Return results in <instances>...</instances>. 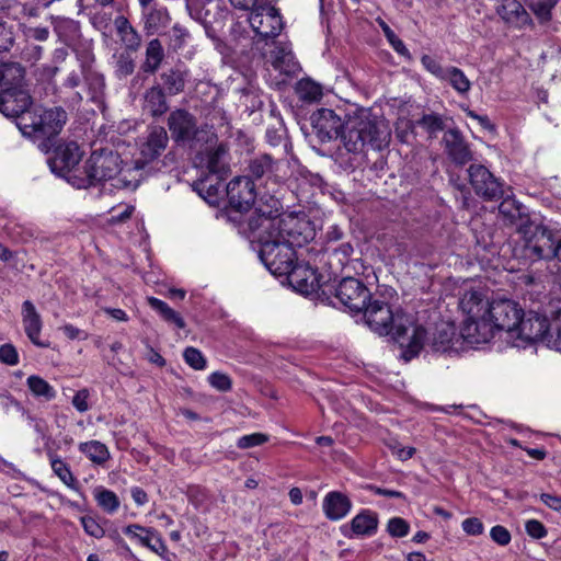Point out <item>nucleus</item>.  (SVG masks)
<instances>
[{
    "label": "nucleus",
    "instance_id": "nucleus-42",
    "mask_svg": "<svg viewBox=\"0 0 561 561\" xmlns=\"http://www.w3.org/2000/svg\"><path fill=\"white\" fill-rule=\"evenodd\" d=\"M161 79L170 95H176L184 90L185 73L179 69H171L163 72Z\"/></svg>",
    "mask_w": 561,
    "mask_h": 561
},
{
    "label": "nucleus",
    "instance_id": "nucleus-37",
    "mask_svg": "<svg viewBox=\"0 0 561 561\" xmlns=\"http://www.w3.org/2000/svg\"><path fill=\"white\" fill-rule=\"evenodd\" d=\"M93 496L99 507L110 515L116 513L121 506V501L116 493L103 486L95 488Z\"/></svg>",
    "mask_w": 561,
    "mask_h": 561
},
{
    "label": "nucleus",
    "instance_id": "nucleus-41",
    "mask_svg": "<svg viewBox=\"0 0 561 561\" xmlns=\"http://www.w3.org/2000/svg\"><path fill=\"white\" fill-rule=\"evenodd\" d=\"M148 304L152 309L158 311L165 321L173 322L179 329L185 327L183 318L163 300L156 297H148Z\"/></svg>",
    "mask_w": 561,
    "mask_h": 561
},
{
    "label": "nucleus",
    "instance_id": "nucleus-39",
    "mask_svg": "<svg viewBox=\"0 0 561 561\" xmlns=\"http://www.w3.org/2000/svg\"><path fill=\"white\" fill-rule=\"evenodd\" d=\"M26 386L34 397L45 401H51L57 394L55 388L37 375L27 377Z\"/></svg>",
    "mask_w": 561,
    "mask_h": 561
},
{
    "label": "nucleus",
    "instance_id": "nucleus-21",
    "mask_svg": "<svg viewBox=\"0 0 561 561\" xmlns=\"http://www.w3.org/2000/svg\"><path fill=\"white\" fill-rule=\"evenodd\" d=\"M496 12L512 27L524 28L533 25V20L523 4L517 0H499Z\"/></svg>",
    "mask_w": 561,
    "mask_h": 561
},
{
    "label": "nucleus",
    "instance_id": "nucleus-28",
    "mask_svg": "<svg viewBox=\"0 0 561 561\" xmlns=\"http://www.w3.org/2000/svg\"><path fill=\"white\" fill-rule=\"evenodd\" d=\"M322 508L330 520H340L350 513L352 502L345 494L332 491L324 496Z\"/></svg>",
    "mask_w": 561,
    "mask_h": 561
},
{
    "label": "nucleus",
    "instance_id": "nucleus-4",
    "mask_svg": "<svg viewBox=\"0 0 561 561\" xmlns=\"http://www.w3.org/2000/svg\"><path fill=\"white\" fill-rule=\"evenodd\" d=\"M368 327L380 335L392 334L402 348V357L411 360L425 346L426 331L407 314L393 312L388 304L374 300L363 309Z\"/></svg>",
    "mask_w": 561,
    "mask_h": 561
},
{
    "label": "nucleus",
    "instance_id": "nucleus-52",
    "mask_svg": "<svg viewBox=\"0 0 561 561\" xmlns=\"http://www.w3.org/2000/svg\"><path fill=\"white\" fill-rule=\"evenodd\" d=\"M208 381L211 387L219 391H228L231 389V379L226 374L215 371L209 375Z\"/></svg>",
    "mask_w": 561,
    "mask_h": 561
},
{
    "label": "nucleus",
    "instance_id": "nucleus-48",
    "mask_svg": "<svg viewBox=\"0 0 561 561\" xmlns=\"http://www.w3.org/2000/svg\"><path fill=\"white\" fill-rule=\"evenodd\" d=\"M387 529L392 537H405L409 534L410 526L408 522L401 517H392L388 522Z\"/></svg>",
    "mask_w": 561,
    "mask_h": 561
},
{
    "label": "nucleus",
    "instance_id": "nucleus-24",
    "mask_svg": "<svg viewBox=\"0 0 561 561\" xmlns=\"http://www.w3.org/2000/svg\"><path fill=\"white\" fill-rule=\"evenodd\" d=\"M169 138L165 129L160 126L150 128L145 142L140 146V153L145 162L160 157L165 150Z\"/></svg>",
    "mask_w": 561,
    "mask_h": 561
},
{
    "label": "nucleus",
    "instance_id": "nucleus-30",
    "mask_svg": "<svg viewBox=\"0 0 561 561\" xmlns=\"http://www.w3.org/2000/svg\"><path fill=\"white\" fill-rule=\"evenodd\" d=\"M24 68L18 62L0 65V92L23 88Z\"/></svg>",
    "mask_w": 561,
    "mask_h": 561
},
{
    "label": "nucleus",
    "instance_id": "nucleus-61",
    "mask_svg": "<svg viewBox=\"0 0 561 561\" xmlns=\"http://www.w3.org/2000/svg\"><path fill=\"white\" fill-rule=\"evenodd\" d=\"M421 124L431 133H435L443 129V121L437 115H425L421 119Z\"/></svg>",
    "mask_w": 561,
    "mask_h": 561
},
{
    "label": "nucleus",
    "instance_id": "nucleus-43",
    "mask_svg": "<svg viewBox=\"0 0 561 561\" xmlns=\"http://www.w3.org/2000/svg\"><path fill=\"white\" fill-rule=\"evenodd\" d=\"M50 466L54 473L70 489H77V480L73 477L70 467L59 457H50Z\"/></svg>",
    "mask_w": 561,
    "mask_h": 561
},
{
    "label": "nucleus",
    "instance_id": "nucleus-23",
    "mask_svg": "<svg viewBox=\"0 0 561 561\" xmlns=\"http://www.w3.org/2000/svg\"><path fill=\"white\" fill-rule=\"evenodd\" d=\"M378 516L375 512L369 510L360 511L351 520V526H343L342 533L345 537H370L377 531Z\"/></svg>",
    "mask_w": 561,
    "mask_h": 561
},
{
    "label": "nucleus",
    "instance_id": "nucleus-58",
    "mask_svg": "<svg viewBox=\"0 0 561 561\" xmlns=\"http://www.w3.org/2000/svg\"><path fill=\"white\" fill-rule=\"evenodd\" d=\"M525 529L526 533L535 539H541L547 535V530L543 524L537 519L527 520L525 524Z\"/></svg>",
    "mask_w": 561,
    "mask_h": 561
},
{
    "label": "nucleus",
    "instance_id": "nucleus-64",
    "mask_svg": "<svg viewBox=\"0 0 561 561\" xmlns=\"http://www.w3.org/2000/svg\"><path fill=\"white\" fill-rule=\"evenodd\" d=\"M64 334L69 339V340H87L88 339V333L80 330L79 328L68 323V324H65L62 328H61Z\"/></svg>",
    "mask_w": 561,
    "mask_h": 561
},
{
    "label": "nucleus",
    "instance_id": "nucleus-18",
    "mask_svg": "<svg viewBox=\"0 0 561 561\" xmlns=\"http://www.w3.org/2000/svg\"><path fill=\"white\" fill-rule=\"evenodd\" d=\"M93 62L94 57L92 55L87 56L84 59L80 60V68L89 99L100 104L103 101L106 84L104 76L95 70Z\"/></svg>",
    "mask_w": 561,
    "mask_h": 561
},
{
    "label": "nucleus",
    "instance_id": "nucleus-14",
    "mask_svg": "<svg viewBox=\"0 0 561 561\" xmlns=\"http://www.w3.org/2000/svg\"><path fill=\"white\" fill-rule=\"evenodd\" d=\"M228 202L237 211H248L255 201V185L248 176H237L227 186Z\"/></svg>",
    "mask_w": 561,
    "mask_h": 561
},
{
    "label": "nucleus",
    "instance_id": "nucleus-31",
    "mask_svg": "<svg viewBox=\"0 0 561 561\" xmlns=\"http://www.w3.org/2000/svg\"><path fill=\"white\" fill-rule=\"evenodd\" d=\"M499 211L510 225L523 227L529 221L526 208L514 198H505L500 204Z\"/></svg>",
    "mask_w": 561,
    "mask_h": 561
},
{
    "label": "nucleus",
    "instance_id": "nucleus-26",
    "mask_svg": "<svg viewBox=\"0 0 561 561\" xmlns=\"http://www.w3.org/2000/svg\"><path fill=\"white\" fill-rule=\"evenodd\" d=\"M141 8V21L144 30L151 35L168 26L170 15L165 7L147 4Z\"/></svg>",
    "mask_w": 561,
    "mask_h": 561
},
{
    "label": "nucleus",
    "instance_id": "nucleus-16",
    "mask_svg": "<svg viewBox=\"0 0 561 561\" xmlns=\"http://www.w3.org/2000/svg\"><path fill=\"white\" fill-rule=\"evenodd\" d=\"M266 51V57L262 58L280 73L293 76L299 70V64L295 59L290 44L276 42L274 39V44H270Z\"/></svg>",
    "mask_w": 561,
    "mask_h": 561
},
{
    "label": "nucleus",
    "instance_id": "nucleus-12",
    "mask_svg": "<svg viewBox=\"0 0 561 561\" xmlns=\"http://www.w3.org/2000/svg\"><path fill=\"white\" fill-rule=\"evenodd\" d=\"M81 158L80 147L77 142L70 141L56 148L54 157L48 160V164L54 173L66 178L69 182L72 173L82 175L83 170L76 169Z\"/></svg>",
    "mask_w": 561,
    "mask_h": 561
},
{
    "label": "nucleus",
    "instance_id": "nucleus-46",
    "mask_svg": "<svg viewBox=\"0 0 561 561\" xmlns=\"http://www.w3.org/2000/svg\"><path fill=\"white\" fill-rule=\"evenodd\" d=\"M183 357L185 363L196 370H203L206 368V359L202 352L195 347H186Z\"/></svg>",
    "mask_w": 561,
    "mask_h": 561
},
{
    "label": "nucleus",
    "instance_id": "nucleus-55",
    "mask_svg": "<svg viewBox=\"0 0 561 561\" xmlns=\"http://www.w3.org/2000/svg\"><path fill=\"white\" fill-rule=\"evenodd\" d=\"M89 398L90 391L87 388H83L76 392L71 403L78 412L84 413L90 409Z\"/></svg>",
    "mask_w": 561,
    "mask_h": 561
},
{
    "label": "nucleus",
    "instance_id": "nucleus-19",
    "mask_svg": "<svg viewBox=\"0 0 561 561\" xmlns=\"http://www.w3.org/2000/svg\"><path fill=\"white\" fill-rule=\"evenodd\" d=\"M445 151L457 165H465L473 159L472 151L458 129H448L443 136Z\"/></svg>",
    "mask_w": 561,
    "mask_h": 561
},
{
    "label": "nucleus",
    "instance_id": "nucleus-44",
    "mask_svg": "<svg viewBox=\"0 0 561 561\" xmlns=\"http://www.w3.org/2000/svg\"><path fill=\"white\" fill-rule=\"evenodd\" d=\"M526 2L540 22H548L551 20V12L558 0H526Z\"/></svg>",
    "mask_w": 561,
    "mask_h": 561
},
{
    "label": "nucleus",
    "instance_id": "nucleus-11",
    "mask_svg": "<svg viewBox=\"0 0 561 561\" xmlns=\"http://www.w3.org/2000/svg\"><path fill=\"white\" fill-rule=\"evenodd\" d=\"M335 297L352 312H360L370 298L368 288L355 277L343 278L335 288Z\"/></svg>",
    "mask_w": 561,
    "mask_h": 561
},
{
    "label": "nucleus",
    "instance_id": "nucleus-15",
    "mask_svg": "<svg viewBox=\"0 0 561 561\" xmlns=\"http://www.w3.org/2000/svg\"><path fill=\"white\" fill-rule=\"evenodd\" d=\"M467 341L462 337L461 332L457 334L453 324L446 323L437 327L427 342V347L434 353H458L462 348V344Z\"/></svg>",
    "mask_w": 561,
    "mask_h": 561
},
{
    "label": "nucleus",
    "instance_id": "nucleus-38",
    "mask_svg": "<svg viewBox=\"0 0 561 561\" xmlns=\"http://www.w3.org/2000/svg\"><path fill=\"white\" fill-rule=\"evenodd\" d=\"M440 80H446L453 89L460 95L467 94L471 89V82L465 72L454 66L447 67L444 77Z\"/></svg>",
    "mask_w": 561,
    "mask_h": 561
},
{
    "label": "nucleus",
    "instance_id": "nucleus-35",
    "mask_svg": "<svg viewBox=\"0 0 561 561\" xmlns=\"http://www.w3.org/2000/svg\"><path fill=\"white\" fill-rule=\"evenodd\" d=\"M79 450L84 454L91 462L102 466L111 457L107 446L99 440H90L79 444Z\"/></svg>",
    "mask_w": 561,
    "mask_h": 561
},
{
    "label": "nucleus",
    "instance_id": "nucleus-47",
    "mask_svg": "<svg viewBox=\"0 0 561 561\" xmlns=\"http://www.w3.org/2000/svg\"><path fill=\"white\" fill-rule=\"evenodd\" d=\"M89 15H90L91 24L93 25L94 28H96L99 31L106 30L112 20L111 13H107L104 10L94 8V7L91 8Z\"/></svg>",
    "mask_w": 561,
    "mask_h": 561
},
{
    "label": "nucleus",
    "instance_id": "nucleus-17",
    "mask_svg": "<svg viewBox=\"0 0 561 561\" xmlns=\"http://www.w3.org/2000/svg\"><path fill=\"white\" fill-rule=\"evenodd\" d=\"M31 96L24 88L0 92V112L7 117H16L30 114Z\"/></svg>",
    "mask_w": 561,
    "mask_h": 561
},
{
    "label": "nucleus",
    "instance_id": "nucleus-27",
    "mask_svg": "<svg viewBox=\"0 0 561 561\" xmlns=\"http://www.w3.org/2000/svg\"><path fill=\"white\" fill-rule=\"evenodd\" d=\"M557 242L550 230L543 227H536L534 240L528 244L530 253L538 259H553L556 257Z\"/></svg>",
    "mask_w": 561,
    "mask_h": 561
},
{
    "label": "nucleus",
    "instance_id": "nucleus-7",
    "mask_svg": "<svg viewBox=\"0 0 561 561\" xmlns=\"http://www.w3.org/2000/svg\"><path fill=\"white\" fill-rule=\"evenodd\" d=\"M67 122V113L61 107L35 108L22 115L16 123L24 136L50 139L58 135Z\"/></svg>",
    "mask_w": 561,
    "mask_h": 561
},
{
    "label": "nucleus",
    "instance_id": "nucleus-29",
    "mask_svg": "<svg viewBox=\"0 0 561 561\" xmlns=\"http://www.w3.org/2000/svg\"><path fill=\"white\" fill-rule=\"evenodd\" d=\"M142 110L153 117H160L168 112L169 104L160 84L146 90L142 98Z\"/></svg>",
    "mask_w": 561,
    "mask_h": 561
},
{
    "label": "nucleus",
    "instance_id": "nucleus-60",
    "mask_svg": "<svg viewBox=\"0 0 561 561\" xmlns=\"http://www.w3.org/2000/svg\"><path fill=\"white\" fill-rule=\"evenodd\" d=\"M299 89L302 92V98L308 100H316L321 95L320 85L311 81H302L299 84Z\"/></svg>",
    "mask_w": 561,
    "mask_h": 561
},
{
    "label": "nucleus",
    "instance_id": "nucleus-2",
    "mask_svg": "<svg viewBox=\"0 0 561 561\" xmlns=\"http://www.w3.org/2000/svg\"><path fill=\"white\" fill-rule=\"evenodd\" d=\"M459 306L466 314L461 335L469 345L488 343L500 331L506 332L508 341L524 316L516 301L507 298L490 300L482 290L465 291Z\"/></svg>",
    "mask_w": 561,
    "mask_h": 561
},
{
    "label": "nucleus",
    "instance_id": "nucleus-62",
    "mask_svg": "<svg viewBox=\"0 0 561 561\" xmlns=\"http://www.w3.org/2000/svg\"><path fill=\"white\" fill-rule=\"evenodd\" d=\"M25 36L37 42H45L49 37V30L44 26L28 27L25 31Z\"/></svg>",
    "mask_w": 561,
    "mask_h": 561
},
{
    "label": "nucleus",
    "instance_id": "nucleus-25",
    "mask_svg": "<svg viewBox=\"0 0 561 561\" xmlns=\"http://www.w3.org/2000/svg\"><path fill=\"white\" fill-rule=\"evenodd\" d=\"M22 322L31 342L36 346L46 347L47 344L39 339L43 327L41 316L30 300H25L22 305Z\"/></svg>",
    "mask_w": 561,
    "mask_h": 561
},
{
    "label": "nucleus",
    "instance_id": "nucleus-54",
    "mask_svg": "<svg viewBox=\"0 0 561 561\" xmlns=\"http://www.w3.org/2000/svg\"><path fill=\"white\" fill-rule=\"evenodd\" d=\"M462 530L469 536H479L483 534V523L477 517H469L461 523Z\"/></svg>",
    "mask_w": 561,
    "mask_h": 561
},
{
    "label": "nucleus",
    "instance_id": "nucleus-32",
    "mask_svg": "<svg viewBox=\"0 0 561 561\" xmlns=\"http://www.w3.org/2000/svg\"><path fill=\"white\" fill-rule=\"evenodd\" d=\"M82 79V73L73 70L68 73L60 87L64 101L72 107L79 106L83 101V95L77 90L81 85Z\"/></svg>",
    "mask_w": 561,
    "mask_h": 561
},
{
    "label": "nucleus",
    "instance_id": "nucleus-34",
    "mask_svg": "<svg viewBox=\"0 0 561 561\" xmlns=\"http://www.w3.org/2000/svg\"><path fill=\"white\" fill-rule=\"evenodd\" d=\"M164 59V49L158 38L151 39L146 47V58L141 69L148 73H154Z\"/></svg>",
    "mask_w": 561,
    "mask_h": 561
},
{
    "label": "nucleus",
    "instance_id": "nucleus-3",
    "mask_svg": "<svg viewBox=\"0 0 561 561\" xmlns=\"http://www.w3.org/2000/svg\"><path fill=\"white\" fill-rule=\"evenodd\" d=\"M311 122L322 140L341 137L345 149L354 154L363 153L368 147L381 150L390 141L388 123L370 111L362 110L342 124L333 110L320 108Z\"/></svg>",
    "mask_w": 561,
    "mask_h": 561
},
{
    "label": "nucleus",
    "instance_id": "nucleus-63",
    "mask_svg": "<svg viewBox=\"0 0 561 561\" xmlns=\"http://www.w3.org/2000/svg\"><path fill=\"white\" fill-rule=\"evenodd\" d=\"M135 64L128 57H121L117 61L116 72L119 77H127L134 72Z\"/></svg>",
    "mask_w": 561,
    "mask_h": 561
},
{
    "label": "nucleus",
    "instance_id": "nucleus-50",
    "mask_svg": "<svg viewBox=\"0 0 561 561\" xmlns=\"http://www.w3.org/2000/svg\"><path fill=\"white\" fill-rule=\"evenodd\" d=\"M0 362L9 366L19 364V353L13 344L5 343L0 346Z\"/></svg>",
    "mask_w": 561,
    "mask_h": 561
},
{
    "label": "nucleus",
    "instance_id": "nucleus-9",
    "mask_svg": "<svg viewBox=\"0 0 561 561\" xmlns=\"http://www.w3.org/2000/svg\"><path fill=\"white\" fill-rule=\"evenodd\" d=\"M206 142L209 144L204 151L197 152L194 163L197 168L207 170L211 175H224L227 172V152L224 144H217L214 131H206Z\"/></svg>",
    "mask_w": 561,
    "mask_h": 561
},
{
    "label": "nucleus",
    "instance_id": "nucleus-1",
    "mask_svg": "<svg viewBox=\"0 0 561 561\" xmlns=\"http://www.w3.org/2000/svg\"><path fill=\"white\" fill-rule=\"evenodd\" d=\"M268 210L259 208L249 219V228L261 244V261L274 275L287 276L296 266L295 248L313 238L310 222L294 214H278L280 203L272 198Z\"/></svg>",
    "mask_w": 561,
    "mask_h": 561
},
{
    "label": "nucleus",
    "instance_id": "nucleus-49",
    "mask_svg": "<svg viewBox=\"0 0 561 561\" xmlns=\"http://www.w3.org/2000/svg\"><path fill=\"white\" fill-rule=\"evenodd\" d=\"M268 440V436L263 433H253L249 435L241 436L238 442L237 446L241 449H248L254 446L263 445Z\"/></svg>",
    "mask_w": 561,
    "mask_h": 561
},
{
    "label": "nucleus",
    "instance_id": "nucleus-22",
    "mask_svg": "<svg viewBox=\"0 0 561 561\" xmlns=\"http://www.w3.org/2000/svg\"><path fill=\"white\" fill-rule=\"evenodd\" d=\"M124 534L133 539H137L140 545L147 547L152 552L162 556L167 552V546L157 530L150 527H144L139 524H131L124 528Z\"/></svg>",
    "mask_w": 561,
    "mask_h": 561
},
{
    "label": "nucleus",
    "instance_id": "nucleus-36",
    "mask_svg": "<svg viewBox=\"0 0 561 561\" xmlns=\"http://www.w3.org/2000/svg\"><path fill=\"white\" fill-rule=\"evenodd\" d=\"M222 175H215V178L199 179L194 183V190L209 203L216 201L222 188Z\"/></svg>",
    "mask_w": 561,
    "mask_h": 561
},
{
    "label": "nucleus",
    "instance_id": "nucleus-13",
    "mask_svg": "<svg viewBox=\"0 0 561 561\" xmlns=\"http://www.w3.org/2000/svg\"><path fill=\"white\" fill-rule=\"evenodd\" d=\"M168 127L172 138L176 142L199 141L202 134L207 130H198L195 117L185 110L172 111L168 118Z\"/></svg>",
    "mask_w": 561,
    "mask_h": 561
},
{
    "label": "nucleus",
    "instance_id": "nucleus-45",
    "mask_svg": "<svg viewBox=\"0 0 561 561\" xmlns=\"http://www.w3.org/2000/svg\"><path fill=\"white\" fill-rule=\"evenodd\" d=\"M382 31L385 33L386 38L388 39L391 47L402 57L408 60H411V54L409 49L405 47L404 43L394 34V32L386 24L381 23Z\"/></svg>",
    "mask_w": 561,
    "mask_h": 561
},
{
    "label": "nucleus",
    "instance_id": "nucleus-57",
    "mask_svg": "<svg viewBox=\"0 0 561 561\" xmlns=\"http://www.w3.org/2000/svg\"><path fill=\"white\" fill-rule=\"evenodd\" d=\"M388 447L391 450L392 455L397 456L398 459L402 461L412 458L416 451L414 447H403L398 442L390 443Z\"/></svg>",
    "mask_w": 561,
    "mask_h": 561
},
{
    "label": "nucleus",
    "instance_id": "nucleus-56",
    "mask_svg": "<svg viewBox=\"0 0 561 561\" xmlns=\"http://www.w3.org/2000/svg\"><path fill=\"white\" fill-rule=\"evenodd\" d=\"M490 536L492 540L500 546H507L512 539L510 531L501 525L492 527L490 530Z\"/></svg>",
    "mask_w": 561,
    "mask_h": 561
},
{
    "label": "nucleus",
    "instance_id": "nucleus-51",
    "mask_svg": "<svg viewBox=\"0 0 561 561\" xmlns=\"http://www.w3.org/2000/svg\"><path fill=\"white\" fill-rule=\"evenodd\" d=\"M81 525L84 531L94 538H102L105 534L103 527L91 516L81 517Z\"/></svg>",
    "mask_w": 561,
    "mask_h": 561
},
{
    "label": "nucleus",
    "instance_id": "nucleus-5",
    "mask_svg": "<svg viewBox=\"0 0 561 561\" xmlns=\"http://www.w3.org/2000/svg\"><path fill=\"white\" fill-rule=\"evenodd\" d=\"M122 160L112 150H94L83 165L82 175L72 173L69 183L77 188H88L102 182L112 181L114 187H123L125 181L117 175L121 172Z\"/></svg>",
    "mask_w": 561,
    "mask_h": 561
},
{
    "label": "nucleus",
    "instance_id": "nucleus-59",
    "mask_svg": "<svg viewBox=\"0 0 561 561\" xmlns=\"http://www.w3.org/2000/svg\"><path fill=\"white\" fill-rule=\"evenodd\" d=\"M543 344L549 348L561 352V327L550 328Z\"/></svg>",
    "mask_w": 561,
    "mask_h": 561
},
{
    "label": "nucleus",
    "instance_id": "nucleus-40",
    "mask_svg": "<svg viewBox=\"0 0 561 561\" xmlns=\"http://www.w3.org/2000/svg\"><path fill=\"white\" fill-rule=\"evenodd\" d=\"M278 169V163L268 154H263L251 160L249 170L252 176L261 179L263 176H271Z\"/></svg>",
    "mask_w": 561,
    "mask_h": 561
},
{
    "label": "nucleus",
    "instance_id": "nucleus-33",
    "mask_svg": "<svg viewBox=\"0 0 561 561\" xmlns=\"http://www.w3.org/2000/svg\"><path fill=\"white\" fill-rule=\"evenodd\" d=\"M115 26L117 35L125 48L136 51L140 47L141 37L129 21L125 16L119 15L115 19Z\"/></svg>",
    "mask_w": 561,
    "mask_h": 561
},
{
    "label": "nucleus",
    "instance_id": "nucleus-53",
    "mask_svg": "<svg viewBox=\"0 0 561 561\" xmlns=\"http://www.w3.org/2000/svg\"><path fill=\"white\" fill-rule=\"evenodd\" d=\"M422 66L437 79H442L446 71V68H443L442 65L428 55H423L421 58Z\"/></svg>",
    "mask_w": 561,
    "mask_h": 561
},
{
    "label": "nucleus",
    "instance_id": "nucleus-6",
    "mask_svg": "<svg viewBox=\"0 0 561 561\" xmlns=\"http://www.w3.org/2000/svg\"><path fill=\"white\" fill-rule=\"evenodd\" d=\"M248 21L255 34L252 42L253 51L266 57V48L274 44L284 26L279 10L265 0L253 8Z\"/></svg>",
    "mask_w": 561,
    "mask_h": 561
},
{
    "label": "nucleus",
    "instance_id": "nucleus-20",
    "mask_svg": "<svg viewBox=\"0 0 561 561\" xmlns=\"http://www.w3.org/2000/svg\"><path fill=\"white\" fill-rule=\"evenodd\" d=\"M287 277L295 290L302 295H311L320 289L317 271L309 265L296 264Z\"/></svg>",
    "mask_w": 561,
    "mask_h": 561
},
{
    "label": "nucleus",
    "instance_id": "nucleus-8",
    "mask_svg": "<svg viewBox=\"0 0 561 561\" xmlns=\"http://www.w3.org/2000/svg\"><path fill=\"white\" fill-rule=\"evenodd\" d=\"M549 329L547 317L533 311L524 312L508 342L518 348H526L535 343H545Z\"/></svg>",
    "mask_w": 561,
    "mask_h": 561
},
{
    "label": "nucleus",
    "instance_id": "nucleus-10",
    "mask_svg": "<svg viewBox=\"0 0 561 561\" xmlns=\"http://www.w3.org/2000/svg\"><path fill=\"white\" fill-rule=\"evenodd\" d=\"M468 174L470 185L478 196L486 201H495L503 196V183L484 165L471 164Z\"/></svg>",
    "mask_w": 561,
    "mask_h": 561
}]
</instances>
